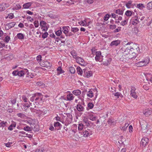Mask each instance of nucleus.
<instances>
[{"label":"nucleus","mask_w":152,"mask_h":152,"mask_svg":"<svg viewBox=\"0 0 152 152\" xmlns=\"http://www.w3.org/2000/svg\"><path fill=\"white\" fill-rule=\"evenodd\" d=\"M125 47H123L120 48L117 52V53L119 56H121L123 54L122 56L120 58V61L128 63L129 60L128 51L126 50Z\"/></svg>","instance_id":"f257e3e1"},{"label":"nucleus","mask_w":152,"mask_h":152,"mask_svg":"<svg viewBox=\"0 0 152 152\" xmlns=\"http://www.w3.org/2000/svg\"><path fill=\"white\" fill-rule=\"evenodd\" d=\"M125 47L127 51L130 52H138L140 49L138 45L133 44L132 43L128 42L126 44L124 47Z\"/></svg>","instance_id":"f03ea898"},{"label":"nucleus","mask_w":152,"mask_h":152,"mask_svg":"<svg viewBox=\"0 0 152 152\" xmlns=\"http://www.w3.org/2000/svg\"><path fill=\"white\" fill-rule=\"evenodd\" d=\"M103 56L101 55V53L100 51L96 52L95 59L96 61L101 62L102 61Z\"/></svg>","instance_id":"7ed1b4c3"},{"label":"nucleus","mask_w":152,"mask_h":152,"mask_svg":"<svg viewBox=\"0 0 152 152\" xmlns=\"http://www.w3.org/2000/svg\"><path fill=\"white\" fill-rule=\"evenodd\" d=\"M136 90V89L135 87L133 86H131L130 95L132 97L135 99H136L138 97L135 91Z\"/></svg>","instance_id":"20e7f679"},{"label":"nucleus","mask_w":152,"mask_h":152,"mask_svg":"<svg viewBox=\"0 0 152 152\" xmlns=\"http://www.w3.org/2000/svg\"><path fill=\"white\" fill-rule=\"evenodd\" d=\"M28 123L29 124L30 127H31L32 129H33L34 131H37L39 130L38 126L35 124L34 121H30Z\"/></svg>","instance_id":"39448f33"},{"label":"nucleus","mask_w":152,"mask_h":152,"mask_svg":"<svg viewBox=\"0 0 152 152\" xmlns=\"http://www.w3.org/2000/svg\"><path fill=\"white\" fill-rule=\"evenodd\" d=\"M42 95L40 93V94H37L35 98V103L36 105H38L40 104L41 102L42 101V97H41Z\"/></svg>","instance_id":"423d86ee"},{"label":"nucleus","mask_w":152,"mask_h":152,"mask_svg":"<svg viewBox=\"0 0 152 152\" xmlns=\"http://www.w3.org/2000/svg\"><path fill=\"white\" fill-rule=\"evenodd\" d=\"M149 63V60H146V61H140L136 63V65L138 67H142L146 65Z\"/></svg>","instance_id":"0eeeda50"},{"label":"nucleus","mask_w":152,"mask_h":152,"mask_svg":"<svg viewBox=\"0 0 152 152\" xmlns=\"http://www.w3.org/2000/svg\"><path fill=\"white\" fill-rule=\"evenodd\" d=\"M7 123L6 121H1L0 120V127H2L1 132H4L6 130L5 128L4 127L6 126Z\"/></svg>","instance_id":"6e6552de"},{"label":"nucleus","mask_w":152,"mask_h":152,"mask_svg":"<svg viewBox=\"0 0 152 152\" xmlns=\"http://www.w3.org/2000/svg\"><path fill=\"white\" fill-rule=\"evenodd\" d=\"M75 59L76 62L80 65L83 66H85L86 65L84 60L81 58L78 57Z\"/></svg>","instance_id":"1a4fd4ad"},{"label":"nucleus","mask_w":152,"mask_h":152,"mask_svg":"<svg viewBox=\"0 0 152 152\" xmlns=\"http://www.w3.org/2000/svg\"><path fill=\"white\" fill-rule=\"evenodd\" d=\"M149 141L148 139L146 137H143L142 139L140 142L141 145L145 146L148 144Z\"/></svg>","instance_id":"9d476101"},{"label":"nucleus","mask_w":152,"mask_h":152,"mask_svg":"<svg viewBox=\"0 0 152 152\" xmlns=\"http://www.w3.org/2000/svg\"><path fill=\"white\" fill-rule=\"evenodd\" d=\"M28 71L27 69H24L22 70L18 71V75L20 77H22L25 74L27 73V75L28 74Z\"/></svg>","instance_id":"9b49d317"},{"label":"nucleus","mask_w":152,"mask_h":152,"mask_svg":"<svg viewBox=\"0 0 152 152\" xmlns=\"http://www.w3.org/2000/svg\"><path fill=\"white\" fill-rule=\"evenodd\" d=\"M147 124L146 123H143L141 124V128L143 131V132H146L148 130V128L147 127Z\"/></svg>","instance_id":"f8f14e48"},{"label":"nucleus","mask_w":152,"mask_h":152,"mask_svg":"<svg viewBox=\"0 0 152 152\" xmlns=\"http://www.w3.org/2000/svg\"><path fill=\"white\" fill-rule=\"evenodd\" d=\"M121 42V41L119 40H114L111 42L110 45L111 46H116L119 45Z\"/></svg>","instance_id":"ddd939ff"},{"label":"nucleus","mask_w":152,"mask_h":152,"mask_svg":"<svg viewBox=\"0 0 152 152\" xmlns=\"http://www.w3.org/2000/svg\"><path fill=\"white\" fill-rule=\"evenodd\" d=\"M143 113L145 116H148L151 114L152 111L151 109H145L143 110Z\"/></svg>","instance_id":"4468645a"},{"label":"nucleus","mask_w":152,"mask_h":152,"mask_svg":"<svg viewBox=\"0 0 152 152\" xmlns=\"http://www.w3.org/2000/svg\"><path fill=\"white\" fill-rule=\"evenodd\" d=\"M92 76V72L90 71H84L83 76L88 78Z\"/></svg>","instance_id":"2eb2a0df"},{"label":"nucleus","mask_w":152,"mask_h":152,"mask_svg":"<svg viewBox=\"0 0 152 152\" xmlns=\"http://www.w3.org/2000/svg\"><path fill=\"white\" fill-rule=\"evenodd\" d=\"M92 134V132L90 130H86L83 132V136L88 137Z\"/></svg>","instance_id":"dca6fc26"},{"label":"nucleus","mask_w":152,"mask_h":152,"mask_svg":"<svg viewBox=\"0 0 152 152\" xmlns=\"http://www.w3.org/2000/svg\"><path fill=\"white\" fill-rule=\"evenodd\" d=\"M132 23L133 25H136L139 22L137 18H133L131 20Z\"/></svg>","instance_id":"f3484780"},{"label":"nucleus","mask_w":152,"mask_h":152,"mask_svg":"<svg viewBox=\"0 0 152 152\" xmlns=\"http://www.w3.org/2000/svg\"><path fill=\"white\" fill-rule=\"evenodd\" d=\"M32 4V3L31 2L26 3L23 5V8L24 9H28L31 6Z\"/></svg>","instance_id":"a211bd4d"},{"label":"nucleus","mask_w":152,"mask_h":152,"mask_svg":"<svg viewBox=\"0 0 152 152\" xmlns=\"http://www.w3.org/2000/svg\"><path fill=\"white\" fill-rule=\"evenodd\" d=\"M77 109L79 112L83 111L84 110V107L80 104H77Z\"/></svg>","instance_id":"6ab92c4d"},{"label":"nucleus","mask_w":152,"mask_h":152,"mask_svg":"<svg viewBox=\"0 0 152 152\" xmlns=\"http://www.w3.org/2000/svg\"><path fill=\"white\" fill-rule=\"evenodd\" d=\"M48 16L50 18H58V16L57 15H56L55 13L53 12H49L48 14Z\"/></svg>","instance_id":"aec40b11"},{"label":"nucleus","mask_w":152,"mask_h":152,"mask_svg":"<svg viewBox=\"0 0 152 152\" xmlns=\"http://www.w3.org/2000/svg\"><path fill=\"white\" fill-rule=\"evenodd\" d=\"M147 80H150L152 82V74H145Z\"/></svg>","instance_id":"412c9836"},{"label":"nucleus","mask_w":152,"mask_h":152,"mask_svg":"<svg viewBox=\"0 0 152 152\" xmlns=\"http://www.w3.org/2000/svg\"><path fill=\"white\" fill-rule=\"evenodd\" d=\"M124 10L118 9L116 10L115 12L117 14L120 15H123L124 13Z\"/></svg>","instance_id":"4be33fe9"},{"label":"nucleus","mask_w":152,"mask_h":152,"mask_svg":"<svg viewBox=\"0 0 152 152\" xmlns=\"http://www.w3.org/2000/svg\"><path fill=\"white\" fill-rule=\"evenodd\" d=\"M67 27L69 28V26H64L62 28V31L66 36H67V34L68 32Z\"/></svg>","instance_id":"5701e85b"},{"label":"nucleus","mask_w":152,"mask_h":152,"mask_svg":"<svg viewBox=\"0 0 152 152\" xmlns=\"http://www.w3.org/2000/svg\"><path fill=\"white\" fill-rule=\"evenodd\" d=\"M72 93L75 96H78L81 94V91L79 90H75L73 91Z\"/></svg>","instance_id":"b1692460"},{"label":"nucleus","mask_w":152,"mask_h":152,"mask_svg":"<svg viewBox=\"0 0 152 152\" xmlns=\"http://www.w3.org/2000/svg\"><path fill=\"white\" fill-rule=\"evenodd\" d=\"M74 97L72 94H69L67 95V99L68 100L71 101L72 100Z\"/></svg>","instance_id":"393cba45"},{"label":"nucleus","mask_w":152,"mask_h":152,"mask_svg":"<svg viewBox=\"0 0 152 152\" xmlns=\"http://www.w3.org/2000/svg\"><path fill=\"white\" fill-rule=\"evenodd\" d=\"M132 1L129 0L126 4V6L128 8H130L132 7L133 6L132 4Z\"/></svg>","instance_id":"a878e982"},{"label":"nucleus","mask_w":152,"mask_h":152,"mask_svg":"<svg viewBox=\"0 0 152 152\" xmlns=\"http://www.w3.org/2000/svg\"><path fill=\"white\" fill-rule=\"evenodd\" d=\"M16 124L14 122L13 124H11L8 128V129L12 131L13 129V128H15L16 127Z\"/></svg>","instance_id":"bb28decb"},{"label":"nucleus","mask_w":152,"mask_h":152,"mask_svg":"<svg viewBox=\"0 0 152 152\" xmlns=\"http://www.w3.org/2000/svg\"><path fill=\"white\" fill-rule=\"evenodd\" d=\"M54 126L55 127L58 128V129H60L61 128V124L60 123L58 122H55L54 123Z\"/></svg>","instance_id":"cd10ccee"},{"label":"nucleus","mask_w":152,"mask_h":152,"mask_svg":"<svg viewBox=\"0 0 152 152\" xmlns=\"http://www.w3.org/2000/svg\"><path fill=\"white\" fill-rule=\"evenodd\" d=\"M37 94H40V93H36L33 95V96L30 99V100L31 102H33L34 100L35 101V98Z\"/></svg>","instance_id":"c85d7f7f"},{"label":"nucleus","mask_w":152,"mask_h":152,"mask_svg":"<svg viewBox=\"0 0 152 152\" xmlns=\"http://www.w3.org/2000/svg\"><path fill=\"white\" fill-rule=\"evenodd\" d=\"M71 54L73 57L75 59L78 57L77 53L74 50H72L71 52Z\"/></svg>","instance_id":"c756f323"},{"label":"nucleus","mask_w":152,"mask_h":152,"mask_svg":"<svg viewBox=\"0 0 152 152\" xmlns=\"http://www.w3.org/2000/svg\"><path fill=\"white\" fill-rule=\"evenodd\" d=\"M107 122L110 125H114L115 124L114 119L111 118L108 119Z\"/></svg>","instance_id":"7c9ffc66"},{"label":"nucleus","mask_w":152,"mask_h":152,"mask_svg":"<svg viewBox=\"0 0 152 152\" xmlns=\"http://www.w3.org/2000/svg\"><path fill=\"white\" fill-rule=\"evenodd\" d=\"M21 8V6L20 4H17L14 5L12 8V9L13 10H18L19 9Z\"/></svg>","instance_id":"2f4dec72"},{"label":"nucleus","mask_w":152,"mask_h":152,"mask_svg":"<svg viewBox=\"0 0 152 152\" xmlns=\"http://www.w3.org/2000/svg\"><path fill=\"white\" fill-rule=\"evenodd\" d=\"M22 99L23 100L24 102H28V103L30 104L31 106H32V104L28 100V99L26 98L25 96H23L22 97Z\"/></svg>","instance_id":"473e14b6"},{"label":"nucleus","mask_w":152,"mask_h":152,"mask_svg":"<svg viewBox=\"0 0 152 152\" xmlns=\"http://www.w3.org/2000/svg\"><path fill=\"white\" fill-rule=\"evenodd\" d=\"M132 13H134L133 12L128 10L126 11L125 14L127 16L130 17L132 15Z\"/></svg>","instance_id":"72a5a7b5"},{"label":"nucleus","mask_w":152,"mask_h":152,"mask_svg":"<svg viewBox=\"0 0 152 152\" xmlns=\"http://www.w3.org/2000/svg\"><path fill=\"white\" fill-rule=\"evenodd\" d=\"M57 71H58L57 74V75H59L60 74L64 72V71L62 69L61 67H59L57 69Z\"/></svg>","instance_id":"f704fd0d"},{"label":"nucleus","mask_w":152,"mask_h":152,"mask_svg":"<svg viewBox=\"0 0 152 152\" xmlns=\"http://www.w3.org/2000/svg\"><path fill=\"white\" fill-rule=\"evenodd\" d=\"M147 8L149 10L152 9V1L147 4Z\"/></svg>","instance_id":"c9c22d12"},{"label":"nucleus","mask_w":152,"mask_h":152,"mask_svg":"<svg viewBox=\"0 0 152 152\" xmlns=\"http://www.w3.org/2000/svg\"><path fill=\"white\" fill-rule=\"evenodd\" d=\"M129 124L128 123H126L125 124V126H121L120 127L121 129V130H123L124 131H125L126 130L127 127L129 126Z\"/></svg>","instance_id":"e433bc0d"},{"label":"nucleus","mask_w":152,"mask_h":152,"mask_svg":"<svg viewBox=\"0 0 152 152\" xmlns=\"http://www.w3.org/2000/svg\"><path fill=\"white\" fill-rule=\"evenodd\" d=\"M17 36L19 39H24V36L22 34L19 33L17 34Z\"/></svg>","instance_id":"4c0bfd02"},{"label":"nucleus","mask_w":152,"mask_h":152,"mask_svg":"<svg viewBox=\"0 0 152 152\" xmlns=\"http://www.w3.org/2000/svg\"><path fill=\"white\" fill-rule=\"evenodd\" d=\"M89 119L92 121H95L97 118V117L92 115H89Z\"/></svg>","instance_id":"58836bf2"},{"label":"nucleus","mask_w":152,"mask_h":152,"mask_svg":"<svg viewBox=\"0 0 152 152\" xmlns=\"http://www.w3.org/2000/svg\"><path fill=\"white\" fill-rule=\"evenodd\" d=\"M23 129L24 131L27 132L31 131L32 130L31 129V127L28 126H26L24 127V128H23Z\"/></svg>","instance_id":"ea45409f"},{"label":"nucleus","mask_w":152,"mask_h":152,"mask_svg":"<svg viewBox=\"0 0 152 152\" xmlns=\"http://www.w3.org/2000/svg\"><path fill=\"white\" fill-rule=\"evenodd\" d=\"M40 26L42 27L41 28H43V27L46 26V23L45 21L42 20L40 22Z\"/></svg>","instance_id":"a19ab883"},{"label":"nucleus","mask_w":152,"mask_h":152,"mask_svg":"<svg viewBox=\"0 0 152 152\" xmlns=\"http://www.w3.org/2000/svg\"><path fill=\"white\" fill-rule=\"evenodd\" d=\"M77 72L78 74L80 75H82L83 74V71L80 67H77Z\"/></svg>","instance_id":"79ce46f5"},{"label":"nucleus","mask_w":152,"mask_h":152,"mask_svg":"<svg viewBox=\"0 0 152 152\" xmlns=\"http://www.w3.org/2000/svg\"><path fill=\"white\" fill-rule=\"evenodd\" d=\"M17 116L22 118L24 119L25 117V115L23 113H19L17 114Z\"/></svg>","instance_id":"37998d69"},{"label":"nucleus","mask_w":152,"mask_h":152,"mask_svg":"<svg viewBox=\"0 0 152 152\" xmlns=\"http://www.w3.org/2000/svg\"><path fill=\"white\" fill-rule=\"evenodd\" d=\"M15 24V23L14 22H12L7 23V25H8V26H9V27H10V28L14 26Z\"/></svg>","instance_id":"c03bdc74"},{"label":"nucleus","mask_w":152,"mask_h":152,"mask_svg":"<svg viewBox=\"0 0 152 152\" xmlns=\"http://www.w3.org/2000/svg\"><path fill=\"white\" fill-rule=\"evenodd\" d=\"M83 121L86 126H88L89 125L90 123L88 121V120L87 118L83 119Z\"/></svg>","instance_id":"a18cd8bd"},{"label":"nucleus","mask_w":152,"mask_h":152,"mask_svg":"<svg viewBox=\"0 0 152 152\" xmlns=\"http://www.w3.org/2000/svg\"><path fill=\"white\" fill-rule=\"evenodd\" d=\"M84 125H83L81 123L79 124L78 126V129L79 130H82L83 128Z\"/></svg>","instance_id":"49530a36"},{"label":"nucleus","mask_w":152,"mask_h":152,"mask_svg":"<svg viewBox=\"0 0 152 152\" xmlns=\"http://www.w3.org/2000/svg\"><path fill=\"white\" fill-rule=\"evenodd\" d=\"M69 70L70 72L72 74L74 73L75 71V68L72 66L69 67Z\"/></svg>","instance_id":"de8ad7c7"},{"label":"nucleus","mask_w":152,"mask_h":152,"mask_svg":"<svg viewBox=\"0 0 152 152\" xmlns=\"http://www.w3.org/2000/svg\"><path fill=\"white\" fill-rule=\"evenodd\" d=\"M14 17V15L13 13H11L9 14L7 16H6L5 18L7 19V18H9L10 19H12Z\"/></svg>","instance_id":"09e8293b"},{"label":"nucleus","mask_w":152,"mask_h":152,"mask_svg":"<svg viewBox=\"0 0 152 152\" xmlns=\"http://www.w3.org/2000/svg\"><path fill=\"white\" fill-rule=\"evenodd\" d=\"M79 30L78 28L77 27L75 28H72V27L71 28V31H72L74 32L75 33L76 32H77Z\"/></svg>","instance_id":"8fccbe9b"},{"label":"nucleus","mask_w":152,"mask_h":152,"mask_svg":"<svg viewBox=\"0 0 152 152\" xmlns=\"http://www.w3.org/2000/svg\"><path fill=\"white\" fill-rule=\"evenodd\" d=\"M88 96L91 98L93 96V93L91 91H89L88 92V94H87Z\"/></svg>","instance_id":"3c124183"},{"label":"nucleus","mask_w":152,"mask_h":152,"mask_svg":"<svg viewBox=\"0 0 152 152\" xmlns=\"http://www.w3.org/2000/svg\"><path fill=\"white\" fill-rule=\"evenodd\" d=\"M115 96L117 97V98H118L119 96H122L121 94L119 92H117L115 94H113Z\"/></svg>","instance_id":"603ef678"},{"label":"nucleus","mask_w":152,"mask_h":152,"mask_svg":"<svg viewBox=\"0 0 152 152\" xmlns=\"http://www.w3.org/2000/svg\"><path fill=\"white\" fill-rule=\"evenodd\" d=\"M127 20H124L123 21H122L120 23V24L121 25H122V26H124L125 25H126L127 24Z\"/></svg>","instance_id":"864d4df0"},{"label":"nucleus","mask_w":152,"mask_h":152,"mask_svg":"<svg viewBox=\"0 0 152 152\" xmlns=\"http://www.w3.org/2000/svg\"><path fill=\"white\" fill-rule=\"evenodd\" d=\"M88 107L90 109L94 107V104L92 103L89 102L88 104Z\"/></svg>","instance_id":"5fc2aeb1"},{"label":"nucleus","mask_w":152,"mask_h":152,"mask_svg":"<svg viewBox=\"0 0 152 152\" xmlns=\"http://www.w3.org/2000/svg\"><path fill=\"white\" fill-rule=\"evenodd\" d=\"M116 27V26L115 25H110L109 28L110 29L113 30L115 29Z\"/></svg>","instance_id":"6e6d98bb"},{"label":"nucleus","mask_w":152,"mask_h":152,"mask_svg":"<svg viewBox=\"0 0 152 152\" xmlns=\"http://www.w3.org/2000/svg\"><path fill=\"white\" fill-rule=\"evenodd\" d=\"M109 17H110V15H108V14L106 15L104 18V20L105 21H106L109 19Z\"/></svg>","instance_id":"4d7b16f0"},{"label":"nucleus","mask_w":152,"mask_h":152,"mask_svg":"<svg viewBox=\"0 0 152 152\" xmlns=\"http://www.w3.org/2000/svg\"><path fill=\"white\" fill-rule=\"evenodd\" d=\"M34 23L35 27L37 28L39 26V22L38 21H35L34 22Z\"/></svg>","instance_id":"13d9d810"},{"label":"nucleus","mask_w":152,"mask_h":152,"mask_svg":"<svg viewBox=\"0 0 152 152\" xmlns=\"http://www.w3.org/2000/svg\"><path fill=\"white\" fill-rule=\"evenodd\" d=\"M48 35V33L47 32H45L42 35V37L43 38H46Z\"/></svg>","instance_id":"bf43d9fd"},{"label":"nucleus","mask_w":152,"mask_h":152,"mask_svg":"<svg viewBox=\"0 0 152 152\" xmlns=\"http://www.w3.org/2000/svg\"><path fill=\"white\" fill-rule=\"evenodd\" d=\"M10 39V37L9 36H7L5 38V41L6 42H8Z\"/></svg>","instance_id":"052dcab7"},{"label":"nucleus","mask_w":152,"mask_h":152,"mask_svg":"<svg viewBox=\"0 0 152 152\" xmlns=\"http://www.w3.org/2000/svg\"><path fill=\"white\" fill-rule=\"evenodd\" d=\"M62 33V31L61 30H58L56 32V34L57 36H60Z\"/></svg>","instance_id":"680f3d73"},{"label":"nucleus","mask_w":152,"mask_h":152,"mask_svg":"<svg viewBox=\"0 0 152 152\" xmlns=\"http://www.w3.org/2000/svg\"><path fill=\"white\" fill-rule=\"evenodd\" d=\"M121 27H118V28L115 29L114 31V33H116L119 32L120 31H121Z\"/></svg>","instance_id":"e2e57ef3"},{"label":"nucleus","mask_w":152,"mask_h":152,"mask_svg":"<svg viewBox=\"0 0 152 152\" xmlns=\"http://www.w3.org/2000/svg\"><path fill=\"white\" fill-rule=\"evenodd\" d=\"M79 23L81 25L84 26L85 24H86V22L85 20H84L83 21H81Z\"/></svg>","instance_id":"0e129e2a"},{"label":"nucleus","mask_w":152,"mask_h":152,"mask_svg":"<svg viewBox=\"0 0 152 152\" xmlns=\"http://www.w3.org/2000/svg\"><path fill=\"white\" fill-rule=\"evenodd\" d=\"M5 9V7H4L2 4H0V11H4Z\"/></svg>","instance_id":"69168bd1"},{"label":"nucleus","mask_w":152,"mask_h":152,"mask_svg":"<svg viewBox=\"0 0 152 152\" xmlns=\"http://www.w3.org/2000/svg\"><path fill=\"white\" fill-rule=\"evenodd\" d=\"M137 7L138 8L140 9L141 7H142L143 8L144 7L143 4L140 3L137 4Z\"/></svg>","instance_id":"338daca9"},{"label":"nucleus","mask_w":152,"mask_h":152,"mask_svg":"<svg viewBox=\"0 0 152 152\" xmlns=\"http://www.w3.org/2000/svg\"><path fill=\"white\" fill-rule=\"evenodd\" d=\"M43 149L42 148H40L39 149H37L35 152H43Z\"/></svg>","instance_id":"774afa93"}]
</instances>
